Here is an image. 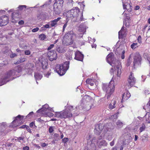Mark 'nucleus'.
Returning <instances> with one entry per match:
<instances>
[{
    "label": "nucleus",
    "mask_w": 150,
    "mask_h": 150,
    "mask_svg": "<svg viewBox=\"0 0 150 150\" xmlns=\"http://www.w3.org/2000/svg\"><path fill=\"white\" fill-rule=\"evenodd\" d=\"M46 38V36L44 34H41L39 36V38L41 40H44Z\"/></svg>",
    "instance_id": "nucleus-41"
},
{
    "label": "nucleus",
    "mask_w": 150,
    "mask_h": 150,
    "mask_svg": "<svg viewBox=\"0 0 150 150\" xmlns=\"http://www.w3.org/2000/svg\"><path fill=\"white\" fill-rule=\"evenodd\" d=\"M115 100H113L109 105V108L111 110L115 108Z\"/></svg>",
    "instance_id": "nucleus-26"
},
{
    "label": "nucleus",
    "mask_w": 150,
    "mask_h": 150,
    "mask_svg": "<svg viewBox=\"0 0 150 150\" xmlns=\"http://www.w3.org/2000/svg\"><path fill=\"white\" fill-rule=\"evenodd\" d=\"M34 76L36 80H40L42 77V75L39 72H35V73Z\"/></svg>",
    "instance_id": "nucleus-28"
},
{
    "label": "nucleus",
    "mask_w": 150,
    "mask_h": 150,
    "mask_svg": "<svg viewBox=\"0 0 150 150\" xmlns=\"http://www.w3.org/2000/svg\"><path fill=\"white\" fill-rule=\"evenodd\" d=\"M54 127V126L50 127L49 129V131L50 133H52L53 132Z\"/></svg>",
    "instance_id": "nucleus-44"
},
{
    "label": "nucleus",
    "mask_w": 150,
    "mask_h": 150,
    "mask_svg": "<svg viewBox=\"0 0 150 150\" xmlns=\"http://www.w3.org/2000/svg\"><path fill=\"white\" fill-rule=\"evenodd\" d=\"M96 80L94 79H88L86 81V82L87 84H90L91 86H93L94 83H96Z\"/></svg>",
    "instance_id": "nucleus-24"
},
{
    "label": "nucleus",
    "mask_w": 150,
    "mask_h": 150,
    "mask_svg": "<svg viewBox=\"0 0 150 150\" xmlns=\"http://www.w3.org/2000/svg\"><path fill=\"white\" fill-rule=\"evenodd\" d=\"M145 126L144 124H143L139 128V130L140 132H142L145 129Z\"/></svg>",
    "instance_id": "nucleus-40"
},
{
    "label": "nucleus",
    "mask_w": 150,
    "mask_h": 150,
    "mask_svg": "<svg viewBox=\"0 0 150 150\" xmlns=\"http://www.w3.org/2000/svg\"><path fill=\"white\" fill-rule=\"evenodd\" d=\"M24 65L22 64L19 65L15 67L14 69L11 70L7 72L4 75L0 80V86H1L9 81L10 80H12L13 79H10V78L14 75H16V73H19L21 72L23 69H24Z\"/></svg>",
    "instance_id": "nucleus-1"
},
{
    "label": "nucleus",
    "mask_w": 150,
    "mask_h": 150,
    "mask_svg": "<svg viewBox=\"0 0 150 150\" xmlns=\"http://www.w3.org/2000/svg\"><path fill=\"white\" fill-rule=\"evenodd\" d=\"M108 130L106 127L104 126L103 125L97 124L95 125L94 132L97 134H99L101 132L105 134L107 132Z\"/></svg>",
    "instance_id": "nucleus-8"
},
{
    "label": "nucleus",
    "mask_w": 150,
    "mask_h": 150,
    "mask_svg": "<svg viewBox=\"0 0 150 150\" xmlns=\"http://www.w3.org/2000/svg\"><path fill=\"white\" fill-rule=\"evenodd\" d=\"M69 140V139L68 138L65 137L62 139V141L63 142L65 143L68 142Z\"/></svg>",
    "instance_id": "nucleus-50"
},
{
    "label": "nucleus",
    "mask_w": 150,
    "mask_h": 150,
    "mask_svg": "<svg viewBox=\"0 0 150 150\" xmlns=\"http://www.w3.org/2000/svg\"><path fill=\"white\" fill-rule=\"evenodd\" d=\"M16 122H17L16 124H15L14 125H13V128L16 127H17L18 126H19V125H21L20 124V123H19V122L18 121H16Z\"/></svg>",
    "instance_id": "nucleus-53"
},
{
    "label": "nucleus",
    "mask_w": 150,
    "mask_h": 150,
    "mask_svg": "<svg viewBox=\"0 0 150 150\" xmlns=\"http://www.w3.org/2000/svg\"><path fill=\"white\" fill-rule=\"evenodd\" d=\"M69 65V62L67 61L64 62L62 64L57 65L56 70L58 74L60 76L64 75L68 69Z\"/></svg>",
    "instance_id": "nucleus-7"
},
{
    "label": "nucleus",
    "mask_w": 150,
    "mask_h": 150,
    "mask_svg": "<svg viewBox=\"0 0 150 150\" xmlns=\"http://www.w3.org/2000/svg\"><path fill=\"white\" fill-rule=\"evenodd\" d=\"M24 139V137H18L17 139V141L19 142H20L21 140H23Z\"/></svg>",
    "instance_id": "nucleus-49"
},
{
    "label": "nucleus",
    "mask_w": 150,
    "mask_h": 150,
    "mask_svg": "<svg viewBox=\"0 0 150 150\" xmlns=\"http://www.w3.org/2000/svg\"><path fill=\"white\" fill-rule=\"evenodd\" d=\"M16 122H17L16 124H15L14 125H13V128L16 127H17L18 126H19V125H21L20 124V123H19V122L18 121H16Z\"/></svg>",
    "instance_id": "nucleus-52"
},
{
    "label": "nucleus",
    "mask_w": 150,
    "mask_h": 150,
    "mask_svg": "<svg viewBox=\"0 0 150 150\" xmlns=\"http://www.w3.org/2000/svg\"><path fill=\"white\" fill-rule=\"evenodd\" d=\"M26 7L27 6L25 5H20L18 6V8L20 10H22L24 9H26Z\"/></svg>",
    "instance_id": "nucleus-42"
},
{
    "label": "nucleus",
    "mask_w": 150,
    "mask_h": 150,
    "mask_svg": "<svg viewBox=\"0 0 150 150\" xmlns=\"http://www.w3.org/2000/svg\"><path fill=\"white\" fill-rule=\"evenodd\" d=\"M114 81L112 79L109 83H103V84L102 88L103 90L106 92V96L108 99L115 90Z\"/></svg>",
    "instance_id": "nucleus-5"
},
{
    "label": "nucleus",
    "mask_w": 150,
    "mask_h": 150,
    "mask_svg": "<svg viewBox=\"0 0 150 150\" xmlns=\"http://www.w3.org/2000/svg\"><path fill=\"white\" fill-rule=\"evenodd\" d=\"M61 18L59 17L49 22V24L51 27H55L57 25V22Z\"/></svg>",
    "instance_id": "nucleus-22"
},
{
    "label": "nucleus",
    "mask_w": 150,
    "mask_h": 150,
    "mask_svg": "<svg viewBox=\"0 0 150 150\" xmlns=\"http://www.w3.org/2000/svg\"><path fill=\"white\" fill-rule=\"evenodd\" d=\"M30 127L33 128H35L36 127V126H35L34 123L33 122H31L30 124Z\"/></svg>",
    "instance_id": "nucleus-45"
},
{
    "label": "nucleus",
    "mask_w": 150,
    "mask_h": 150,
    "mask_svg": "<svg viewBox=\"0 0 150 150\" xmlns=\"http://www.w3.org/2000/svg\"><path fill=\"white\" fill-rule=\"evenodd\" d=\"M17 122H16V121L14 122L13 123V121L11 123L10 125V127H12L13 128V125H14L15 124H16Z\"/></svg>",
    "instance_id": "nucleus-55"
},
{
    "label": "nucleus",
    "mask_w": 150,
    "mask_h": 150,
    "mask_svg": "<svg viewBox=\"0 0 150 150\" xmlns=\"http://www.w3.org/2000/svg\"><path fill=\"white\" fill-rule=\"evenodd\" d=\"M98 144L99 147H100L102 146H106L107 144V142L105 140H102L98 142Z\"/></svg>",
    "instance_id": "nucleus-25"
},
{
    "label": "nucleus",
    "mask_w": 150,
    "mask_h": 150,
    "mask_svg": "<svg viewBox=\"0 0 150 150\" xmlns=\"http://www.w3.org/2000/svg\"><path fill=\"white\" fill-rule=\"evenodd\" d=\"M86 26L84 23H83L80 25L78 30L80 32L82 33L81 34H82L86 32Z\"/></svg>",
    "instance_id": "nucleus-21"
},
{
    "label": "nucleus",
    "mask_w": 150,
    "mask_h": 150,
    "mask_svg": "<svg viewBox=\"0 0 150 150\" xmlns=\"http://www.w3.org/2000/svg\"><path fill=\"white\" fill-rule=\"evenodd\" d=\"M24 23V21H23L21 20L18 22V24L19 25H23Z\"/></svg>",
    "instance_id": "nucleus-63"
},
{
    "label": "nucleus",
    "mask_w": 150,
    "mask_h": 150,
    "mask_svg": "<svg viewBox=\"0 0 150 150\" xmlns=\"http://www.w3.org/2000/svg\"><path fill=\"white\" fill-rule=\"evenodd\" d=\"M118 127H121L123 125V123L120 121H118L116 123Z\"/></svg>",
    "instance_id": "nucleus-43"
},
{
    "label": "nucleus",
    "mask_w": 150,
    "mask_h": 150,
    "mask_svg": "<svg viewBox=\"0 0 150 150\" xmlns=\"http://www.w3.org/2000/svg\"><path fill=\"white\" fill-rule=\"evenodd\" d=\"M73 110L72 106L67 105L66 108L64 110L56 112L54 116L60 119H65L71 117L72 116L71 112Z\"/></svg>",
    "instance_id": "nucleus-4"
},
{
    "label": "nucleus",
    "mask_w": 150,
    "mask_h": 150,
    "mask_svg": "<svg viewBox=\"0 0 150 150\" xmlns=\"http://www.w3.org/2000/svg\"><path fill=\"white\" fill-rule=\"evenodd\" d=\"M46 111L44 112V114H42L43 115V116L47 117H52L53 116L54 114L50 112H49L48 111Z\"/></svg>",
    "instance_id": "nucleus-29"
},
{
    "label": "nucleus",
    "mask_w": 150,
    "mask_h": 150,
    "mask_svg": "<svg viewBox=\"0 0 150 150\" xmlns=\"http://www.w3.org/2000/svg\"><path fill=\"white\" fill-rule=\"evenodd\" d=\"M114 140H113L112 142H111L110 143V145L111 146H112L114 145Z\"/></svg>",
    "instance_id": "nucleus-64"
},
{
    "label": "nucleus",
    "mask_w": 150,
    "mask_h": 150,
    "mask_svg": "<svg viewBox=\"0 0 150 150\" xmlns=\"http://www.w3.org/2000/svg\"><path fill=\"white\" fill-rule=\"evenodd\" d=\"M73 2V0H67V4L70 5L71 6H72Z\"/></svg>",
    "instance_id": "nucleus-46"
},
{
    "label": "nucleus",
    "mask_w": 150,
    "mask_h": 150,
    "mask_svg": "<svg viewBox=\"0 0 150 150\" xmlns=\"http://www.w3.org/2000/svg\"><path fill=\"white\" fill-rule=\"evenodd\" d=\"M6 126V125L5 122L0 123V131L2 132L5 129Z\"/></svg>",
    "instance_id": "nucleus-31"
},
{
    "label": "nucleus",
    "mask_w": 150,
    "mask_h": 150,
    "mask_svg": "<svg viewBox=\"0 0 150 150\" xmlns=\"http://www.w3.org/2000/svg\"><path fill=\"white\" fill-rule=\"evenodd\" d=\"M56 3L57 4V5H61L62 6V4L63 3V0H56Z\"/></svg>",
    "instance_id": "nucleus-39"
},
{
    "label": "nucleus",
    "mask_w": 150,
    "mask_h": 150,
    "mask_svg": "<svg viewBox=\"0 0 150 150\" xmlns=\"http://www.w3.org/2000/svg\"><path fill=\"white\" fill-rule=\"evenodd\" d=\"M125 53V51L123 50L122 51V52L121 56V58L122 59H123L125 58V55H124Z\"/></svg>",
    "instance_id": "nucleus-51"
},
{
    "label": "nucleus",
    "mask_w": 150,
    "mask_h": 150,
    "mask_svg": "<svg viewBox=\"0 0 150 150\" xmlns=\"http://www.w3.org/2000/svg\"><path fill=\"white\" fill-rule=\"evenodd\" d=\"M54 11L56 14H59L60 13L62 9V6L57 5V4L54 2Z\"/></svg>",
    "instance_id": "nucleus-15"
},
{
    "label": "nucleus",
    "mask_w": 150,
    "mask_h": 150,
    "mask_svg": "<svg viewBox=\"0 0 150 150\" xmlns=\"http://www.w3.org/2000/svg\"><path fill=\"white\" fill-rule=\"evenodd\" d=\"M66 17L67 18H74V21L78 22L84 21L82 13L80 14V10L78 7L74 8L73 9L67 12Z\"/></svg>",
    "instance_id": "nucleus-3"
},
{
    "label": "nucleus",
    "mask_w": 150,
    "mask_h": 150,
    "mask_svg": "<svg viewBox=\"0 0 150 150\" xmlns=\"http://www.w3.org/2000/svg\"><path fill=\"white\" fill-rule=\"evenodd\" d=\"M8 23V17L6 16H3L0 21L1 25L2 26L6 25Z\"/></svg>",
    "instance_id": "nucleus-17"
},
{
    "label": "nucleus",
    "mask_w": 150,
    "mask_h": 150,
    "mask_svg": "<svg viewBox=\"0 0 150 150\" xmlns=\"http://www.w3.org/2000/svg\"><path fill=\"white\" fill-rule=\"evenodd\" d=\"M145 117L146 118V121L148 123H150V113L147 112L145 116Z\"/></svg>",
    "instance_id": "nucleus-32"
},
{
    "label": "nucleus",
    "mask_w": 150,
    "mask_h": 150,
    "mask_svg": "<svg viewBox=\"0 0 150 150\" xmlns=\"http://www.w3.org/2000/svg\"><path fill=\"white\" fill-rule=\"evenodd\" d=\"M74 58L77 60L82 61L83 58V55L79 51H77L75 53Z\"/></svg>",
    "instance_id": "nucleus-16"
},
{
    "label": "nucleus",
    "mask_w": 150,
    "mask_h": 150,
    "mask_svg": "<svg viewBox=\"0 0 150 150\" xmlns=\"http://www.w3.org/2000/svg\"><path fill=\"white\" fill-rule=\"evenodd\" d=\"M67 22H66L64 25L63 27V30L64 31V30L65 28H66L67 25Z\"/></svg>",
    "instance_id": "nucleus-60"
},
{
    "label": "nucleus",
    "mask_w": 150,
    "mask_h": 150,
    "mask_svg": "<svg viewBox=\"0 0 150 150\" xmlns=\"http://www.w3.org/2000/svg\"><path fill=\"white\" fill-rule=\"evenodd\" d=\"M41 64L42 69L44 70V72L45 71H46V70H48L49 69L47 67L48 64L47 61L44 60L42 61Z\"/></svg>",
    "instance_id": "nucleus-23"
},
{
    "label": "nucleus",
    "mask_w": 150,
    "mask_h": 150,
    "mask_svg": "<svg viewBox=\"0 0 150 150\" xmlns=\"http://www.w3.org/2000/svg\"><path fill=\"white\" fill-rule=\"evenodd\" d=\"M25 116L23 115H18L15 118V119L13 121V123L16 122V120L18 121L21 125L23 123V121Z\"/></svg>",
    "instance_id": "nucleus-18"
},
{
    "label": "nucleus",
    "mask_w": 150,
    "mask_h": 150,
    "mask_svg": "<svg viewBox=\"0 0 150 150\" xmlns=\"http://www.w3.org/2000/svg\"><path fill=\"white\" fill-rule=\"evenodd\" d=\"M90 97L88 96H85L82 100L83 104L85 105V107L87 110L90 109L91 108V103L90 102L88 101Z\"/></svg>",
    "instance_id": "nucleus-11"
},
{
    "label": "nucleus",
    "mask_w": 150,
    "mask_h": 150,
    "mask_svg": "<svg viewBox=\"0 0 150 150\" xmlns=\"http://www.w3.org/2000/svg\"><path fill=\"white\" fill-rule=\"evenodd\" d=\"M16 56H17V54L15 53H12L10 56L11 58H13Z\"/></svg>",
    "instance_id": "nucleus-58"
},
{
    "label": "nucleus",
    "mask_w": 150,
    "mask_h": 150,
    "mask_svg": "<svg viewBox=\"0 0 150 150\" xmlns=\"http://www.w3.org/2000/svg\"><path fill=\"white\" fill-rule=\"evenodd\" d=\"M73 54V51H71L69 52L68 54L69 55L67 54L66 57L67 59H72V55Z\"/></svg>",
    "instance_id": "nucleus-33"
},
{
    "label": "nucleus",
    "mask_w": 150,
    "mask_h": 150,
    "mask_svg": "<svg viewBox=\"0 0 150 150\" xmlns=\"http://www.w3.org/2000/svg\"><path fill=\"white\" fill-rule=\"evenodd\" d=\"M138 42L140 44H141L142 42V37L140 35L137 38Z\"/></svg>",
    "instance_id": "nucleus-48"
},
{
    "label": "nucleus",
    "mask_w": 150,
    "mask_h": 150,
    "mask_svg": "<svg viewBox=\"0 0 150 150\" xmlns=\"http://www.w3.org/2000/svg\"><path fill=\"white\" fill-rule=\"evenodd\" d=\"M54 46V45L53 44H51L50 45V46L48 47L47 48L48 50H50Z\"/></svg>",
    "instance_id": "nucleus-57"
},
{
    "label": "nucleus",
    "mask_w": 150,
    "mask_h": 150,
    "mask_svg": "<svg viewBox=\"0 0 150 150\" xmlns=\"http://www.w3.org/2000/svg\"><path fill=\"white\" fill-rule=\"evenodd\" d=\"M124 28L123 27L122 28L121 30L119 32L118 35L119 38L120 37L122 38V36L124 35L126 32V30H124Z\"/></svg>",
    "instance_id": "nucleus-27"
},
{
    "label": "nucleus",
    "mask_w": 150,
    "mask_h": 150,
    "mask_svg": "<svg viewBox=\"0 0 150 150\" xmlns=\"http://www.w3.org/2000/svg\"><path fill=\"white\" fill-rule=\"evenodd\" d=\"M48 145L47 144L45 143H41V145L42 147H44L46 146H47Z\"/></svg>",
    "instance_id": "nucleus-59"
},
{
    "label": "nucleus",
    "mask_w": 150,
    "mask_h": 150,
    "mask_svg": "<svg viewBox=\"0 0 150 150\" xmlns=\"http://www.w3.org/2000/svg\"><path fill=\"white\" fill-rule=\"evenodd\" d=\"M50 69L48 70H46V71H43V72L44 73V76L45 77L48 78L49 76L50 75L51 73L49 71Z\"/></svg>",
    "instance_id": "nucleus-34"
},
{
    "label": "nucleus",
    "mask_w": 150,
    "mask_h": 150,
    "mask_svg": "<svg viewBox=\"0 0 150 150\" xmlns=\"http://www.w3.org/2000/svg\"><path fill=\"white\" fill-rule=\"evenodd\" d=\"M48 111L54 112L53 109L50 107L49 105L46 104L43 106L42 108L38 110L37 111V113H40L41 114H44V112Z\"/></svg>",
    "instance_id": "nucleus-13"
},
{
    "label": "nucleus",
    "mask_w": 150,
    "mask_h": 150,
    "mask_svg": "<svg viewBox=\"0 0 150 150\" xmlns=\"http://www.w3.org/2000/svg\"><path fill=\"white\" fill-rule=\"evenodd\" d=\"M142 58L138 53L135 54L134 58V66L140 65Z\"/></svg>",
    "instance_id": "nucleus-12"
},
{
    "label": "nucleus",
    "mask_w": 150,
    "mask_h": 150,
    "mask_svg": "<svg viewBox=\"0 0 150 150\" xmlns=\"http://www.w3.org/2000/svg\"><path fill=\"white\" fill-rule=\"evenodd\" d=\"M128 83L125 85V87L126 89H129L133 86L136 82V79L134 77L133 73H131L128 79Z\"/></svg>",
    "instance_id": "nucleus-9"
},
{
    "label": "nucleus",
    "mask_w": 150,
    "mask_h": 150,
    "mask_svg": "<svg viewBox=\"0 0 150 150\" xmlns=\"http://www.w3.org/2000/svg\"><path fill=\"white\" fill-rule=\"evenodd\" d=\"M24 53L26 55H29L31 53L30 50H26L25 51Z\"/></svg>",
    "instance_id": "nucleus-47"
},
{
    "label": "nucleus",
    "mask_w": 150,
    "mask_h": 150,
    "mask_svg": "<svg viewBox=\"0 0 150 150\" xmlns=\"http://www.w3.org/2000/svg\"><path fill=\"white\" fill-rule=\"evenodd\" d=\"M23 150H29V147L28 146H26L23 147Z\"/></svg>",
    "instance_id": "nucleus-61"
},
{
    "label": "nucleus",
    "mask_w": 150,
    "mask_h": 150,
    "mask_svg": "<svg viewBox=\"0 0 150 150\" xmlns=\"http://www.w3.org/2000/svg\"><path fill=\"white\" fill-rule=\"evenodd\" d=\"M140 8V7L139 6L137 5L135 6L134 9L136 10L139 9Z\"/></svg>",
    "instance_id": "nucleus-62"
},
{
    "label": "nucleus",
    "mask_w": 150,
    "mask_h": 150,
    "mask_svg": "<svg viewBox=\"0 0 150 150\" xmlns=\"http://www.w3.org/2000/svg\"><path fill=\"white\" fill-rule=\"evenodd\" d=\"M117 118V115L116 114H115L113 115H112L111 117V118L112 119H115Z\"/></svg>",
    "instance_id": "nucleus-54"
},
{
    "label": "nucleus",
    "mask_w": 150,
    "mask_h": 150,
    "mask_svg": "<svg viewBox=\"0 0 150 150\" xmlns=\"http://www.w3.org/2000/svg\"><path fill=\"white\" fill-rule=\"evenodd\" d=\"M130 94L129 92L126 91L122 95V102L127 100L130 97Z\"/></svg>",
    "instance_id": "nucleus-19"
},
{
    "label": "nucleus",
    "mask_w": 150,
    "mask_h": 150,
    "mask_svg": "<svg viewBox=\"0 0 150 150\" xmlns=\"http://www.w3.org/2000/svg\"><path fill=\"white\" fill-rule=\"evenodd\" d=\"M143 108L144 110H147L150 112V104L147 103L146 105L143 107Z\"/></svg>",
    "instance_id": "nucleus-37"
},
{
    "label": "nucleus",
    "mask_w": 150,
    "mask_h": 150,
    "mask_svg": "<svg viewBox=\"0 0 150 150\" xmlns=\"http://www.w3.org/2000/svg\"><path fill=\"white\" fill-rule=\"evenodd\" d=\"M106 59L107 62L113 67L111 69L110 72H111L112 71L113 72L114 69H115L117 76L120 77L121 74L122 67L120 63L118 61H114V54L112 53L107 55Z\"/></svg>",
    "instance_id": "nucleus-2"
},
{
    "label": "nucleus",
    "mask_w": 150,
    "mask_h": 150,
    "mask_svg": "<svg viewBox=\"0 0 150 150\" xmlns=\"http://www.w3.org/2000/svg\"><path fill=\"white\" fill-rule=\"evenodd\" d=\"M24 69L28 74H30L34 69V66L33 64L27 63L24 66Z\"/></svg>",
    "instance_id": "nucleus-10"
},
{
    "label": "nucleus",
    "mask_w": 150,
    "mask_h": 150,
    "mask_svg": "<svg viewBox=\"0 0 150 150\" xmlns=\"http://www.w3.org/2000/svg\"><path fill=\"white\" fill-rule=\"evenodd\" d=\"M57 50L59 53H62L64 51L63 48L60 47H58L57 49Z\"/></svg>",
    "instance_id": "nucleus-36"
},
{
    "label": "nucleus",
    "mask_w": 150,
    "mask_h": 150,
    "mask_svg": "<svg viewBox=\"0 0 150 150\" xmlns=\"http://www.w3.org/2000/svg\"><path fill=\"white\" fill-rule=\"evenodd\" d=\"M39 29V28H38L37 27L33 29L32 30V31L33 32H35L38 31Z\"/></svg>",
    "instance_id": "nucleus-56"
},
{
    "label": "nucleus",
    "mask_w": 150,
    "mask_h": 150,
    "mask_svg": "<svg viewBox=\"0 0 150 150\" xmlns=\"http://www.w3.org/2000/svg\"><path fill=\"white\" fill-rule=\"evenodd\" d=\"M47 55L50 61L55 60L57 58V54L54 51L52 50L49 51L48 52Z\"/></svg>",
    "instance_id": "nucleus-14"
},
{
    "label": "nucleus",
    "mask_w": 150,
    "mask_h": 150,
    "mask_svg": "<svg viewBox=\"0 0 150 150\" xmlns=\"http://www.w3.org/2000/svg\"><path fill=\"white\" fill-rule=\"evenodd\" d=\"M123 7L124 9H125L128 12H131L132 10V6H131L130 4L126 3L125 4L123 2Z\"/></svg>",
    "instance_id": "nucleus-20"
},
{
    "label": "nucleus",
    "mask_w": 150,
    "mask_h": 150,
    "mask_svg": "<svg viewBox=\"0 0 150 150\" xmlns=\"http://www.w3.org/2000/svg\"><path fill=\"white\" fill-rule=\"evenodd\" d=\"M75 36V34L72 31H68L66 33L63 39V44L65 45L72 44Z\"/></svg>",
    "instance_id": "nucleus-6"
},
{
    "label": "nucleus",
    "mask_w": 150,
    "mask_h": 150,
    "mask_svg": "<svg viewBox=\"0 0 150 150\" xmlns=\"http://www.w3.org/2000/svg\"><path fill=\"white\" fill-rule=\"evenodd\" d=\"M33 114V112H31L29 113V114L25 117V119L28 118L30 119L32 117V115Z\"/></svg>",
    "instance_id": "nucleus-38"
},
{
    "label": "nucleus",
    "mask_w": 150,
    "mask_h": 150,
    "mask_svg": "<svg viewBox=\"0 0 150 150\" xmlns=\"http://www.w3.org/2000/svg\"><path fill=\"white\" fill-rule=\"evenodd\" d=\"M26 59L25 57H21L16 62L14 63V64H18L22 63L26 61Z\"/></svg>",
    "instance_id": "nucleus-30"
},
{
    "label": "nucleus",
    "mask_w": 150,
    "mask_h": 150,
    "mask_svg": "<svg viewBox=\"0 0 150 150\" xmlns=\"http://www.w3.org/2000/svg\"><path fill=\"white\" fill-rule=\"evenodd\" d=\"M139 45L137 43H133L131 45V48L133 49H134L138 47Z\"/></svg>",
    "instance_id": "nucleus-35"
}]
</instances>
